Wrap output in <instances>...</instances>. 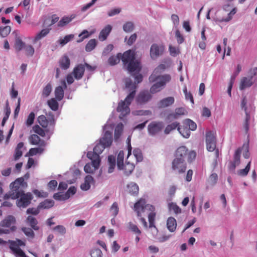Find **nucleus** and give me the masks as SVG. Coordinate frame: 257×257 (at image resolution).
I'll return each instance as SVG.
<instances>
[{
    "mask_svg": "<svg viewBox=\"0 0 257 257\" xmlns=\"http://www.w3.org/2000/svg\"><path fill=\"white\" fill-rule=\"evenodd\" d=\"M163 127L164 124L162 122L152 121L148 125V133L151 136H155L160 133Z\"/></svg>",
    "mask_w": 257,
    "mask_h": 257,
    "instance_id": "nucleus-11",
    "label": "nucleus"
},
{
    "mask_svg": "<svg viewBox=\"0 0 257 257\" xmlns=\"http://www.w3.org/2000/svg\"><path fill=\"white\" fill-rule=\"evenodd\" d=\"M164 47L163 45H158L156 44H153L150 48V56L155 59L163 53Z\"/></svg>",
    "mask_w": 257,
    "mask_h": 257,
    "instance_id": "nucleus-13",
    "label": "nucleus"
},
{
    "mask_svg": "<svg viewBox=\"0 0 257 257\" xmlns=\"http://www.w3.org/2000/svg\"><path fill=\"white\" fill-rule=\"evenodd\" d=\"M15 218L12 215L7 216L5 219L1 222V225L3 227H10L15 222Z\"/></svg>",
    "mask_w": 257,
    "mask_h": 257,
    "instance_id": "nucleus-29",
    "label": "nucleus"
},
{
    "mask_svg": "<svg viewBox=\"0 0 257 257\" xmlns=\"http://www.w3.org/2000/svg\"><path fill=\"white\" fill-rule=\"evenodd\" d=\"M175 37L178 44H181L184 41V38L179 30L176 31Z\"/></svg>",
    "mask_w": 257,
    "mask_h": 257,
    "instance_id": "nucleus-61",
    "label": "nucleus"
},
{
    "mask_svg": "<svg viewBox=\"0 0 257 257\" xmlns=\"http://www.w3.org/2000/svg\"><path fill=\"white\" fill-rule=\"evenodd\" d=\"M167 226L170 231H175L177 226L176 219L173 217H169L167 221Z\"/></svg>",
    "mask_w": 257,
    "mask_h": 257,
    "instance_id": "nucleus-26",
    "label": "nucleus"
},
{
    "mask_svg": "<svg viewBox=\"0 0 257 257\" xmlns=\"http://www.w3.org/2000/svg\"><path fill=\"white\" fill-rule=\"evenodd\" d=\"M53 230L57 231L58 233L62 235H64L66 232L65 227L63 225H60L54 227Z\"/></svg>",
    "mask_w": 257,
    "mask_h": 257,
    "instance_id": "nucleus-62",
    "label": "nucleus"
},
{
    "mask_svg": "<svg viewBox=\"0 0 257 257\" xmlns=\"http://www.w3.org/2000/svg\"><path fill=\"white\" fill-rule=\"evenodd\" d=\"M62 84L63 87L61 86H59L57 87L55 90L56 99L58 101H60L63 98L64 94V89L67 88V85L65 80L62 82Z\"/></svg>",
    "mask_w": 257,
    "mask_h": 257,
    "instance_id": "nucleus-21",
    "label": "nucleus"
},
{
    "mask_svg": "<svg viewBox=\"0 0 257 257\" xmlns=\"http://www.w3.org/2000/svg\"><path fill=\"white\" fill-rule=\"evenodd\" d=\"M87 157L92 161L93 166L95 168H98L100 163L99 156L93 151V152H88L87 154Z\"/></svg>",
    "mask_w": 257,
    "mask_h": 257,
    "instance_id": "nucleus-17",
    "label": "nucleus"
},
{
    "mask_svg": "<svg viewBox=\"0 0 257 257\" xmlns=\"http://www.w3.org/2000/svg\"><path fill=\"white\" fill-rule=\"evenodd\" d=\"M128 228L131 231L138 235H140L141 234V231L139 229L138 227L131 222L128 223Z\"/></svg>",
    "mask_w": 257,
    "mask_h": 257,
    "instance_id": "nucleus-56",
    "label": "nucleus"
},
{
    "mask_svg": "<svg viewBox=\"0 0 257 257\" xmlns=\"http://www.w3.org/2000/svg\"><path fill=\"white\" fill-rule=\"evenodd\" d=\"M49 32L50 30L49 29H43L40 33L37 34V35L35 36L33 40V42L36 43L38 40L45 37L49 33Z\"/></svg>",
    "mask_w": 257,
    "mask_h": 257,
    "instance_id": "nucleus-36",
    "label": "nucleus"
},
{
    "mask_svg": "<svg viewBox=\"0 0 257 257\" xmlns=\"http://www.w3.org/2000/svg\"><path fill=\"white\" fill-rule=\"evenodd\" d=\"M206 144L207 150L209 152H213L216 148V138L211 131L207 132L206 134Z\"/></svg>",
    "mask_w": 257,
    "mask_h": 257,
    "instance_id": "nucleus-9",
    "label": "nucleus"
},
{
    "mask_svg": "<svg viewBox=\"0 0 257 257\" xmlns=\"http://www.w3.org/2000/svg\"><path fill=\"white\" fill-rule=\"evenodd\" d=\"M112 143V134L107 131L104 133L103 137L100 139L99 142L94 147L93 151L99 156L105 148L111 146Z\"/></svg>",
    "mask_w": 257,
    "mask_h": 257,
    "instance_id": "nucleus-4",
    "label": "nucleus"
},
{
    "mask_svg": "<svg viewBox=\"0 0 257 257\" xmlns=\"http://www.w3.org/2000/svg\"><path fill=\"white\" fill-rule=\"evenodd\" d=\"M94 183L93 178L90 175H87L84 179V182L81 186V189L83 191H87L90 188V185Z\"/></svg>",
    "mask_w": 257,
    "mask_h": 257,
    "instance_id": "nucleus-23",
    "label": "nucleus"
},
{
    "mask_svg": "<svg viewBox=\"0 0 257 257\" xmlns=\"http://www.w3.org/2000/svg\"><path fill=\"white\" fill-rule=\"evenodd\" d=\"M123 156L124 153L122 151H120L117 155V166L119 170H121L123 166Z\"/></svg>",
    "mask_w": 257,
    "mask_h": 257,
    "instance_id": "nucleus-39",
    "label": "nucleus"
},
{
    "mask_svg": "<svg viewBox=\"0 0 257 257\" xmlns=\"http://www.w3.org/2000/svg\"><path fill=\"white\" fill-rule=\"evenodd\" d=\"M59 65L60 67L64 70L69 68L70 65V61L67 56H63L59 61Z\"/></svg>",
    "mask_w": 257,
    "mask_h": 257,
    "instance_id": "nucleus-28",
    "label": "nucleus"
},
{
    "mask_svg": "<svg viewBox=\"0 0 257 257\" xmlns=\"http://www.w3.org/2000/svg\"><path fill=\"white\" fill-rule=\"evenodd\" d=\"M136 95V91H132L126 97L124 101H121L118 103L117 111L120 113L122 116H125L130 112L129 105L133 100Z\"/></svg>",
    "mask_w": 257,
    "mask_h": 257,
    "instance_id": "nucleus-5",
    "label": "nucleus"
},
{
    "mask_svg": "<svg viewBox=\"0 0 257 257\" xmlns=\"http://www.w3.org/2000/svg\"><path fill=\"white\" fill-rule=\"evenodd\" d=\"M174 101V98L172 96H169L161 100L158 103V106L159 108L167 107L172 105Z\"/></svg>",
    "mask_w": 257,
    "mask_h": 257,
    "instance_id": "nucleus-22",
    "label": "nucleus"
},
{
    "mask_svg": "<svg viewBox=\"0 0 257 257\" xmlns=\"http://www.w3.org/2000/svg\"><path fill=\"white\" fill-rule=\"evenodd\" d=\"M74 38V35L73 34H69L65 36L63 39H60L59 40V43L61 46H64L66 45L67 43L70 42Z\"/></svg>",
    "mask_w": 257,
    "mask_h": 257,
    "instance_id": "nucleus-41",
    "label": "nucleus"
},
{
    "mask_svg": "<svg viewBox=\"0 0 257 257\" xmlns=\"http://www.w3.org/2000/svg\"><path fill=\"white\" fill-rule=\"evenodd\" d=\"M179 123L177 122H174L168 125L164 130L165 134H169L172 131L176 129L179 126Z\"/></svg>",
    "mask_w": 257,
    "mask_h": 257,
    "instance_id": "nucleus-42",
    "label": "nucleus"
},
{
    "mask_svg": "<svg viewBox=\"0 0 257 257\" xmlns=\"http://www.w3.org/2000/svg\"><path fill=\"white\" fill-rule=\"evenodd\" d=\"M52 91V86L50 83H48L43 88L42 95L43 97H47Z\"/></svg>",
    "mask_w": 257,
    "mask_h": 257,
    "instance_id": "nucleus-48",
    "label": "nucleus"
},
{
    "mask_svg": "<svg viewBox=\"0 0 257 257\" xmlns=\"http://www.w3.org/2000/svg\"><path fill=\"white\" fill-rule=\"evenodd\" d=\"M20 244H18L16 241H12L10 242V248L17 255L20 257H24L25 253L20 248Z\"/></svg>",
    "mask_w": 257,
    "mask_h": 257,
    "instance_id": "nucleus-19",
    "label": "nucleus"
},
{
    "mask_svg": "<svg viewBox=\"0 0 257 257\" xmlns=\"http://www.w3.org/2000/svg\"><path fill=\"white\" fill-rule=\"evenodd\" d=\"M128 192L133 196H137L139 194V188L138 185L134 182H131L127 185Z\"/></svg>",
    "mask_w": 257,
    "mask_h": 257,
    "instance_id": "nucleus-24",
    "label": "nucleus"
},
{
    "mask_svg": "<svg viewBox=\"0 0 257 257\" xmlns=\"http://www.w3.org/2000/svg\"><path fill=\"white\" fill-rule=\"evenodd\" d=\"M184 124L191 131H195L196 129L197 125L193 121L190 119H187L184 120Z\"/></svg>",
    "mask_w": 257,
    "mask_h": 257,
    "instance_id": "nucleus-49",
    "label": "nucleus"
},
{
    "mask_svg": "<svg viewBox=\"0 0 257 257\" xmlns=\"http://www.w3.org/2000/svg\"><path fill=\"white\" fill-rule=\"evenodd\" d=\"M133 155L136 159L137 162H141L143 159V157L141 150L139 148H135L133 150Z\"/></svg>",
    "mask_w": 257,
    "mask_h": 257,
    "instance_id": "nucleus-40",
    "label": "nucleus"
},
{
    "mask_svg": "<svg viewBox=\"0 0 257 257\" xmlns=\"http://www.w3.org/2000/svg\"><path fill=\"white\" fill-rule=\"evenodd\" d=\"M250 164L251 162L249 161L247 165L246 166L245 168L243 169H240L238 171V175L241 176H245L247 175L250 167Z\"/></svg>",
    "mask_w": 257,
    "mask_h": 257,
    "instance_id": "nucleus-50",
    "label": "nucleus"
},
{
    "mask_svg": "<svg viewBox=\"0 0 257 257\" xmlns=\"http://www.w3.org/2000/svg\"><path fill=\"white\" fill-rule=\"evenodd\" d=\"M11 31V27L9 26L5 27L0 26V37L5 38L7 37Z\"/></svg>",
    "mask_w": 257,
    "mask_h": 257,
    "instance_id": "nucleus-34",
    "label": "nucleus"
},
{
    "mask_svg": "<svg viewBox=\"0 0 257 257\" xmlns=\"http://www.w3.org/2000/svg\"><path fill=\"white\" fill-rule=\"evenodd\" d=\"M127 151H128L127 157L126 158L125 164L124 165H123L121 170L123 169L124 170V173L125 175L128 176L131 174H132V173L134 171V170L135 169V165L134 163H131L129 162V161H128V158L132 154V148L131 144V140L129 138H127Z\"/></svg>",
    "mask_w": 257,
    "mask_h": 257,
    "instance_id": "nucleus-8",
    "label": "nucleus"
},
{
    "mask_svg": "<svg viewBox=\"0 0 257 257\" xmlns=\"http://www.w3.org/2000/svg\"><path fill=\"white\" fill-rule=\"evenodd\" d=\"M54 205V202L52 200L46 199L38 205L39 208L48 209L52 207Z\"/></svg>",
    "mask_w": 257,
    "mask_h": 257,
    "instance_id": "nucleus-32",
    "label": "nucleus"
},
{
    "mask_svg": "<svg viewBox=\"0 0 257 257\" xmlns=\"http://www.w3.org/2000/svg\"><path fill=\"white\" fill-rule=\"evenodd\" d=\"M29 141L31 144L38 145L40 147H44L46 145L45 142L35 134L31 135L29 138Z\"/></svg>",
    "mask_w": 257,
    "mask_h": 257,
    "instance_id": "nucleus-18",
    "label": "nucleus"
},
{
    "mask_svg": "<svg viewBox=\"0 0 257 257\" xmlns=\"http://www.w3.org/2000/svg\"><path fill=\"white\" fill-rule=\"evenodd\" d=\"M218 180V175L216 173H213L211 174L208 180V184L211 186H214L216 184Z\"/></svg>",
    "mask_w": 257,
    "mask_h": 257,
    "instance_id": "nucleus-46",
    "label": "nucleus"
},
{
    "mask_svg": "<svg viewBox=\"0 0 257 257\" xmlns=\"http://www.w3.org/2000/svg\"><path fill=\"white\" fill-rule=\"evenodd\" d=\"M33 130L35 133L42 137H44L45 136V131L38 125H35L34 126Z\"/></svg>",
    "mask_w": 257,
    "mask_h": 257,
    "instance_id": "nucleus-58",
    "label": "nucleus"
},
{
    "mask_svg": "<svg viewBox=\"0 0 257 257\" xmlns=\"http://www.w3.org/2000/svg\"><path fill=\"white\" fill-rule=\"evenodd\" d=\"M53 198L57 200H65L69 198L67 194H62L60 192L55 193L53 195Z\"/></svg>",
    "mask_w": 257,
    "mask_h": 257,
    "instance_id": "nucleus-47",
    "label": "nucleus"
},
{
    "mask_svg": "<svg viewBox=\"0 0 257 257\" xmlns=\"http://www.w3.org/2000/svg\"><path fill=\"white\" fill-rule=\"evenodd\" d=\"M253 84L251 78L243 77L240 81L239 88L240 90H244L246 88H249Z\"/></svg>",
    "mask_w": 257,
    "mask_h": 257,
    "instance_id": "nucleus-20",
    "label": "nucleus"
},
{
    "mask_svg": "<svg viewBox=\"0 0 257 257\" xmlns=\"http://www.w3.org/2000/svg\"><path fill=\"white\" fill-rule=\"evenodd\" d=\"M111 29L112 28L110 25H107L103 28L99 33V39L102 41L105 40L110 33Z\"/></svg>",
    "mask_w": 257,
    "mask_h": 257,
    "instance_id": "nucleus-25",
    "label": "nucleus"
},
{
    "mask_svg": "<svg viewBox=\"0 0 257 257\" xmlns=\"http://www.w3.org/2000/svg\"><path fill=\"white\" fill-rule=\"evenodd\" d=\"M26 54L28 56H32L34 53L35 50L33 47L31 45L27 46L25 48Z\"/></svg>",
    "mask_w": 257,
    "mask_h": 257,
    "instance_id": "nucleus-64",
    "label": "nucleus"
},
{
    "mask_svg": "<svg viewBox=\"0 0 257 257\" xmlns=\"http://www.w3.org/2000/svg\"><path fill=\"white\" fill-rule=\"evenodd\" d=\"M134 209L136 212L137 216L140 217V219L145 228H148V224L145 218V217L147 215L148 216L149 227H152L155 225L156 217V213L154 212L155 208L153 205L147 204L145 199L140 198L134 204Z\"/></svg>",
    "mask_w": 257,
    "mask_h": 257,
    "instance_id": "nucleus-2",
    "label": "nucleus"
},
{
    "mask_svg": "<svg viewBox=\"0 0 257 257\" xmlns=\"http://www.w3.org/2000/svg\"><path fill=\"white\" fill-rule=\"evenodd\" d=\"M24 147V143L23 142L19 143L15 149L14 159L15 160H18L22 156L23 153L22 151V148Z\"/></svg>",
    "mask_w": 257,
    "mask_h": 257,
    "instance_id": "nucleus-30",
    "label": "nucleus"
},
{
    "mask_svg": "<svg viewBox=\"0 0 257 257\" xmlns=\"http://www.w3.org/2000/svg\"><path fill=\"white\" fill-rule=\"evenodd\" d=\"M48 104L52 110L56 111L58 109V103L54 98H51L50 100H48Z\"/></svg>",
    "mask_w": 257,
    "mask_h": 257,
    "instance_id": "nucleus-44",
    "label": "nucleus"
},
{
    "mask_svg": "<svg viewBox=\"0 0 257 257\" xmlns=\"http://www.w3.org/2000/svg\"><path fill=\"white\" fill-rule=\"evenodd\" d=\"M121 53H118L117 56H112L110 57L108 60L109 64L113 66L119 63L120 60Z\"/></svg>",
    "mask_w": 257,
    "mask_h": 257,
    "instance_id": "nucleus-35",
    "label": "nucleus"
},
{
    "mask_svg": "<svg viewBox=\"0 0 257 257\" xmlns=\"http://www.w3.org/2000/svg\"><path fill=\"white\" fill-rule=\"evenodd\" d=\"M38 123L44 128H46L48 125V121L46 116L44 115H41L38 117Z\"/></svg>",
    "mask_w": 257,
    "mask_h": 257,
    "instance_id": "nucleus-43",
    "label": "nucleus"
},
{
    "mask_svg": "<svg viewBox=\"0 0 257 257\" xmlns=\"http://www.w3.org/2000/svg\"><path fill=\"white\" fill-rule=\"evenodd\" d=\"M25 43L22 41L21 38L16 35V38L15 43V48L17 51H21L24 47Z\"/></svg>",
    "mask_w": 257,
    "mask_h": 257,
    "instance_id": "nucleus-37",
    "label": "nucleus"
},
{
    "mask_svg": "<svg viewBox=\"0 0 257 257\" xmlns=\"http://www.w3.org/2000/svg\"><path fill=\"white\" fill-rule=\"evenodd\" d=\"M123 64H127V70L130 73L139 72L141 71V66L138 60H135V53L131 50H127L121 54L120 57Z\"/></svg>",
    "mask_w": 257,
    "mask_h": 257,
    "instance_id": "nucleus-3",
    "label": "nucleus"
},
{
    "mask_svg": "<svg viewBox=\"0 0 257 257\" xmlns=\"http://www.w3.org/2000/svg\"><path fill=\"white\" fill-rule=\"evenodd\" d=\"M123 125L122 123L118 124L114 130V139L115 140L118 139L122 133Z\"/></svg>",
    "mask_w": 257,
    "mask_h": 257,
    "instance_id": "nucleus-51",
    "label": "nucleus"
},
{
    "mask_svg": "<svg viewBox=\"0 0 257 257\" xmlns=\"http://www.w3.org/2000/svg\"><path fill=\"white\" fill-rule=\"evenodd\" d=\"M171 77L169 74H165L158 77V79L156 83L153 84L150 88V93L152 94L156 93L163 89L166 84L170 82Z\"/></svg>",
    "mask_w": 257,
    "mask_h": 257,
    "instance_id": "nucleus-7",
    "label": "nucleus"
},
{
    "mask_svg": "<svg viewBox=\"0 0 257 257\" xmlns=\"http://www.w3.org/2000/svg\"><path fill=\"white\" fill-rule=\"evenodd\" d=\"M98 169V168H95L94 167H93L92 163L86 164L84 167V170L87 173H93Z\"/></svg>",
    "mask_w": 257,
    "mask_h": 257,
    "instance_id": "nucleus-53",
    "label": "nucleus"
},
{
    "mask_svg": "<svg viewBox=\"0 0 257 257\" xmlns=\"http://www.w3.org/2000/svg\"><path fill=\"white\" fill-rule=\"evenodd\" d=\"M151 93L147 90L141 91L136 98L137 103L143 104L148 102L152 98Z\"/></svg>",
    "mask_w": 257,
    "mask_h": 257,
    "instance_id": "nucleus-12",
    "label": "nucleus"
},
{
    "mask_svg": "<svg viewBox=\"0 0 257 257\" xmlns=\"http://www.w3.org/2000/svg\"><path fill=\"white\" fill-rule=\"evenodd\" d=\"M241 153V149L240 148H239L235 151V153L234 154L233 160L232 161L236 163L237 165H239L240 164V157Z\"/></svg>",
    "mask_w": 257,
    "mask_h": 257,
    "instance_id": "nucleus-52",
    "label": "nucleus"
},
{
    "mask_svg": "<svg viewBox=\"0 0 257 257\" xmlns=\"http://www.w3.org/2000/svg\"><path fill=\"white\" fill-rule=\"evenodd\" d=\"M134 29V26L133 23L128 22L124 24L123 29L125 32H131Z\"/></svg>",
    "mask_w": 257,
    "mask_h": 257,
    "instance_id": "nucleus-57",
    "label": "nucleus"
},
{
    "mask_svg": "<svg viewBox=\"0 0 257 257\" xmlns=\"http://www.w3.org/2000/svg\"><path fill=\"white\" fill-rule=\"evenodd\" d=\"M26 222L33 229L38 230L39 227L37 226L38 221L36 218L32 216L29 215L27 217Z\"/></svg>",
    "mask_w": 257,
    "mask_h": 257,
    "instance_id": "nucleus-27",
    "label": "nucleus"
},
{
    "mask_svg": "<svg viewBox=\"0 0 257 257\" xmlns=\"http://www.w3.org/2000/svg\"><path fill=\"white\" fill-rule=\"evenodd\" d=\"M171 168L173 171L178 174H182L186 171V164L185 162L178 159H174L172 162Z\"/></svg>",
    "mask_w": 257,
    "mask_h": 257,
    "instance_id": "nucleus-10",
    "label": "nucleus"
},
{
    "mask_svg": "<svg viewBox=\"0 0 257 257\" xmlns=\"http://www.w3.org/2000/svg\"><path fill=\"white\" fill-rule=\"evenodd\" d=\"M72 19L69 17H63L61 20L58 22V27H64L67 25L69 22L72 21Z\"/></svg>",
    "mask_w": 257,
    "mask_h": 257,
    "instance_id": "nucleus-54",
    "label": "nucleus"
},
{
    "mask_svg": "<svg viewBox=\"0 0 257 257\" xmlns=\"http://www.w3.org/2000/svg\"><path fill=\"white\" fill-rule=\"evenodd\" d=\"M110 211L111 212L112 214L114 216H115L117 215V214H118V207L117 203L116 202H114L112 204V205L111 207V208H110Z\"/></svg>",
    "mask_w": 257,
    "mask_h": 257,
    "instance_id": "nucleus-63",
    "label": "nucleus"
},
{
    "mask_svg": "<svg viewBox=\"0 0 257 257\" xmlns=\"http://www.w3.org/2000/svg\"><path fill=\"white\" fill-rule=\"evenodd\" d=\"M175 159H178L185 162L186 159L189 163L192 162L196 157V153L194 151L189 152L185 146L179 147L176 151Z\"/></svg>",
    "mask_w": 257,
    "mask_h": 257,
    "instance_id": "nucleus-6",
    "label": "nucleus"
},
{
    "mask_svg": "<svg viewBox=\"0 0 257 257\" xmlns=\"http://www.w3.org/2000/svg\"><path fill=\"white\" fill-rule=\"evenodd\" d=\"M97 45V41L95 39L90 40L85 46V50L87 52H90L93 50Z\"/></svg>",
    "mask_w": 257,
    "mask_h": 257,
    "instance_id": "nucleus-38",
    "label": "nucleus"
},
{
    "mask_svg": "<svg viewBox=\"0 0 257 257\" xmlns=\"http://www.w3.org/2000/svg\"><path fill=\"white\" fill-rule=\"evenodd\" d=\"M91 257H102V253L99 248H94L90 252Z\"/></svg>",
    "mask_w": 257,
    "mask_h": 257,
    "instance_id": "nucleus-60",
    "label": "nucleus"
},
{
    "mask_svg": "<svg viewBox=\"0 0 257 257\" xmlns=\"http://www.w3.org/2000/svg\"><path fill=\"white\" fill-rule=\"evenodd\" d=\"M44 149L42 147L31 148L29 151L30 156H34L37 155L38 153H41L43 152Z\"/></svg>",
    "mask_w": 257,
    "mask_h": 257,
    "instance_id": "nucleus-55",
    "label": "nucleus"
},
{
    "mask_svg": "<svg viewBox=\"0 0 257 257\" xmlns=\"http://www.w3.org/2000/svg\"><path fill=\"white\" fill-rule=\"evenodd\" d=\"M85 72L84 65L82 64L76 65L73 69L72 74L76 80L81 79Z\"/></svg>",
    "mask_w": 257,
    "mask_h": 257,
    "instance_id": "nucleus-15",
    "label": "nucleus"
},
{
    "mask_svg": "<svg viewBox=\"0 0 257 257\" xmlns=\"http://www.w3.org/2000/svg\"><path fill=\"white\" fill-rule=\"evenodd\" d=\"M91 33H89L88 31L86 30H83L78 36L79 39L77 40V43L82 42L84 39L88 38Z\"/></svg>",
    "mask_w": 257,
    "mask_h": 257,
    "instance_id": "nucleus-45",
    "label": "nucleus"
},
{
    "mask_svg": "<svg viewBox=\"0 0 257 257\" xmlns=\"http://www.w3.org/2000/svg\"><path fill=\"white\" fill-rule=\"evenodd\" d=\"M87 157L92 161L93 166L95 168H98L100 163L99 156L93 151V152H88L87 154Z\"/></svg>",
    "mask_w": 257,
    "mask_h": 257,
    "instance_id": "nucleus-16",
    "label": "nucleus"
},
{
    "mask_svg": "<svg viewBox=\"0 0 257 257\" xmlns=\"http://www.w3.org/2000/svg\"><path fill=\"white\" fill-rule=\"evenodd\" d=\"M166 69V65L165 64H160L155 68L151 75L149 77V80L150 82H154L158 79L161 75H160L162 72Z\"/></svg>",
    "mask_w": 257,
    "mask_h": 257,
    "instance_id": "nucleus-14",
    "label": "nucleus"
},
{
    "mask_svg": "<svg viewBox=\"0 0 257 257\" xmlns=\"http://www.w3.org/2000/svg\"><path fill=\"white\" fill-rule=\"evenodd\" d=\"M178 131L181 135L185 138H188L190 136V130L186 126H179L178 127Z\"/></svg>",
    "mask_w": 257,
    "mask_h": 257,
    "instance_id": "nucleus-33",
    "label": "nucleus"
},
{
    "mask_svg": "<svg viewBox=\"0 0 257 257\" xmlns=\"http://www.w3.org/2000/svg\"><path fill=\"white\" fill-rule=\"evenodd\" d=\"M108 162L109 165L108 172L109 173H111L113 172L115 167L116 160L115 157L112 155L109 156L108 157Z\"/></svg>",
    "mask_w": 257,
    "mask_h": 257,
    "instance_id": "nucleus-31",
    "label": "nucleus"
},
{
    "mask_svg": "<svg viewBox=\"0 0 257 257\" xmlns=\"http://www.w3.org/2000/svg\"><path fill=\"white\" fill-rule=\"evenodd\" d=\"M27 186L22 177L17 179L10 184L11 190L8 196L9 197L17 200V204L19 207H26L31 203L33 196L31 193H24V189Z\"/></svg>",
    "mask_w": 257,
    "mask_h": 257,
    "instance_id": "nucleus-1",
    "label": "nucleus"
},
{
    "mask_svg": "<svg viewBox=\"0 0 257 257\" xmlns=\"http://www.w3.org/2000/svg\"><path fill=\"white\" fill-rule=\"evenodd\" d=\"M35 113L33 112H31L28 115L27 119L26 121V124L27 126L31 125L35 119Z\"/></svg>",
    "mask_w": 257,
    "mask_h": 257,
    "instance_id": "nucleus-59",
    "label": "nucleus"
}]
</instances>
